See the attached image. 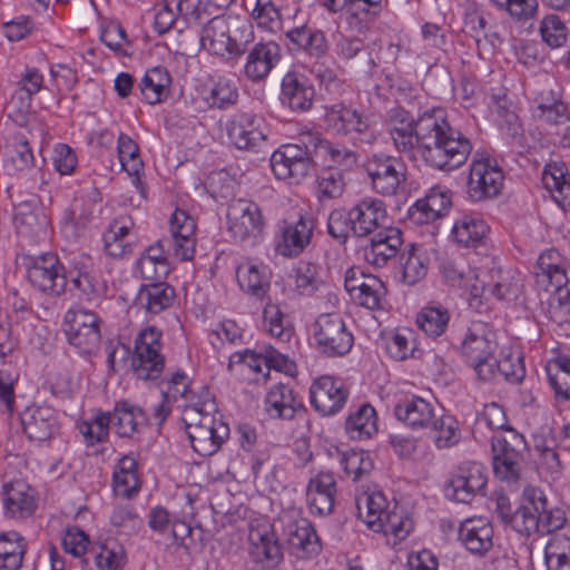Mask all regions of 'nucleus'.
Returning <instances> with one entry per match:
<instances>
[{"mask_svg":"<svg viewBox=\"0 0 570 570\" xmlns=\"http://www.w3.org/2000/svg\"><path fill=\"white\" fill-rule=\"evenodd\" d=\"M492 465L498 479L517 482L521 476L527 442L514 429L491 438Z\"/></svg>","mask_w":570,"mask_h":570,"instance_id":"nucleus-5","label":"nucleus"},{"mask_svg":"<svg viewBox=\"0 0 570 570\" xmlns=\"http://www.w3.org/2000/svg\"><path fill=\"white\" fill-rule=\"evenodd\" d=\"M324 122L331 131L351 136L358 144L371 146L377 138L370 118L342 102L325 107Z\"/></svg>","mask_w":570,"mask_h":570,"instance_id":"nucleus-7","label":"nucleus"},{"mask_svg":"<svg viewBox=\"0 0 570 570\" xmlns=\"http://www.w3.org/2000/svg\"><path fill=\"white\" fill-rule=\"evenodd\" d=\"M227 138L239 150L257 151L265 142L264 120L252 111H236L226 122Z\"/></svg>","mask_w":570,"mask_h":570,"instance_id":"nucleus-14","label":"nucleus"},{"mask_svg":"<svg viewBox=\"0 0 570 570\" xmlns=\"http://www.w3.org/2000/svg\"><path fill=\"white\" fill-rule=\"evenodd\" d=\"M539 31L543 42L551 48H560L568 39V28L557 14H548L541 21Z\"/></svg>","mask_w":570,"mask_h":570,"instance_id":"nucleus-61","label":"nucleus"},{"mask_svg":"<svg viewBox=\"0 0 570 570\" xmlns=\"http://www.w3.org/2000/svg\"><path fill=\"white\" fill-rule=\"evenodd\" d=\"M2 495L4 512L11 518H28L37 508L33 489L22 480L4 484Z\"/></svg>","mask_w":570,"mask_h":570,"instance_id":"nucleus-31","label":"nucleus"},{"mask_svg":"<svg viewBox=\"0 0 570 570\" xmlns=\"http://www.w3.org/2000/svg\"><path fill=\"white\" fill-rule=\"evenodd\" d=\"M340 464L345 474L353 481H360L373 470V461L368 452L352 449L340 453Z\"/></svg>","mask_w":570,"mask_h":570,"instance_id":"nucleus-57","label":"nucleus"},{"mask_svg":"<svg viewBox=\"0 0 570 570\" xmlns=\"http://www.w3.org/2000/svg\"><path fill=\"white\" fill-rule=\"evenodd\" d=\"M313 337L321 353L334 357L347 354L354 337L336 313L320 315L313 325Z\"/></svg>","mask_w":570,"mask_h":570,"instance_id":"nucleus-10","label":"nucleus"},{"mask_svg":"<svg viewBox=\"0 0 570 570\" xmlns=\"http://www.w3.org/2000/svg\"><path fill=\"white\" fill-rule=\"evenodd\" d=\"M535 285L538 288L550 292L553 286H561L569 282L566 274V264L557 249H547L538 258Z\"/></svg>","mask_w":570,"mask_h":570,"instance_id":"nucleus-33","label":"nucleus"},{"mask_svg":"<svg viewBox=\"0 0 570 570\" xmlns=\"http://www.w3.org/2000/svg\"><path fill=\"white\" fill-rule=\"evenodd\" d=\"M428 429L433 433L434 445L440 450L454 446L461 439L459 422L450 414H435Z\"/></svg>","mask_w":570,"mask_h":570,"instance_id":"nucleus-52","label":"nucleus"},{"mask_svg":"<svg viewBox=\"0 0 570 570\" xmlns=\"http://www.w3.org/2000/svg\"><path fill=\"white\" fill-rule=\"evenodd\" d=\"M196 224L194 219L181 209H176L170 219L171 243L175 255L181 261L194 257Z\"/></svg>","mask_w":570,"mask_h":570,"instance_id":"nucleus-35","label":"nucleus"},{"mask_svg":"<svg viewBox=\"0 0 570 570\" xmlns=\"http://www.w3.org/2000/svg\"><path fill=\"white\" fill-rule=\"evenodd\" d=\"M13 224L17 235L28 245L46 242L49 235V218L37 195H30L14 204Z\"/></svg>","mask_w":570,"mask_h":570,"instance_id":"nucleus-9","label":"nucleus"},{"mask_svg":"<svg viewBox=\"0 0 570 570\" xmlns=\"http://www.w3.org/2000/svg\"><path fill=\"white\" fill-rule=\"evenodd\" d=\"M100 320L85 309H69L65 315V332L68 342L81 353L94 352L100 343Z\"/></svg>","mask_w":570,"mask_h":570,"instance_id":"nucleus-15","label":"nucleus"},{"mask_svg":"<svg viewBox=\"0 0 570 570\" xmlns=\"http://www.w3.org/2000/svg\"><path fill=\"white\" fill-rule=\"evenodd\" d=\"M488 482L485 466L479 462L460 464L444 487L445 495L456 502L468 503L482 493Z\"/></svg>","mask_w":570,"mask_h":570,"instance_id":"nucleus-16","label":"nucleus"},{"mask_svg":"<svg viewBox=\"0 0 570 570\" xmlns=\"http://www.w3.org/2000/svg\"><path fill=\"white\" fill-rule=\"evenodd\" d=\"M522 279L513 269L492 267L489 273L483 274L479 282L471 286L470 306L479 308L481 297L488 293L498 299L517 298L522 289Z\"/></svg>","mask_w":570,"mask_h":570,"instance_id":"nucleus-11","label":"nucleus"},{"mask_svg":"<svg viewBox=\"0 0 570 570\" xmlns=\"http://www.w3.org/2000/svg\"><path fill=\"white\" fill-rule=\"evenodd\" d=\"M345 431L353 440L370 439L377 432L375 409L365 403L352 412L345 421Z\"/></svg>","mask_w":570,"mask_h":570,"instance_id":"nucleus-44","label":"nucleus"},{"mask_svg":"<svg viewBox=\"0 0 570 570\" xmlns=\"http://www.w3.org/2000/svg\"><path fill=\"white\" fill-rule=\"evenodd\" d=\"M401 279L406 285H414L428 274V257L415 244L406 245L400 255Z\"/></svg>","mask_w":570,"mask_h":570,"instance_id":"nucleus-43","label":"nucleus"},{"mask_svg":"<svg viewBox=\"0 0 570 570\" xmlns=\"http://www.w3.org/2000/svg\"><path fill=\"white\" fill-rule=\"evenodd\" d=\"M276 250L284 257H297L311 244L314 222L301 215L296 220L284 219L278 223Z\"/></svg>","mask_w":570,"mask_h":570,"instance_id":"nucleus-21","label":"nucleus"},{"mask_svg":"<svg viewBox=\"0 0 570 570\" xmlns=\"http://www.w3.org/2000/svg\"><path fill=\"white\" fill-rule=\"evenodd\" d=\"M386 294L384 283L376 276L370 277L367 283L353 294V301L368 309L381 307V302Z\"/></svg>","mask_w":570,"mask_h":570,"instance_id":"nucleus-64","label":"nucleus"},{"mask_svg":"<svg viewBox=\"0 0 570 570\" xmlns=\"http://www.w3.org/2000/svg\"><path fill=\"white\" fill-rule=\"evenodd\" d=\"M311 404L322 415H333L341 411L348 397L343 382L330 375L315 380L309 389Z\"/></svg>","mask_w":570,"mask_h":570,"instance_id":"nucleus-25","label":"nucleus"},{"mask_svg":"<svg viewBox=\"0 0 570 570\" xmlns=\"http://www.w3.org/2000/svg\"><path fill=\"white\" fill-rule=\"evenodd\" d=\"M352 234L362 238L372 235L389 224L390 217L383 200L375 197H364L351 208Z\"/></svg>","mask_w":570,"mask_h":570,"instance_id":"nucleus-22","label":"nucleus"},{"mask_svg":"<svg viewBox=\"0 0 570 570\" xmlns=\"http://www.w3.org/2000/svg\"><path fill=\"white\" fill-rule=\"evenodd\" d=\"M370 236V244L363 248V253L365 261L375 267L386 266L404 243L401 229L389 224Z\"/></svg>","mask_w":570,"mask_h":570,"instance_id":"nucleus-26","label":"nucleus"},{"mask_svg":"<svg viewBox=\"0 0 570 570\" xmlns=\"http://www.w3.org/2000/svg\"><path fill=\"white\" fill-rule=\"evenodd\" d=\"M451 196L440 186L432 187L426 196L411 208V217L420 224H428L444 216L451 207Z\"/></svg>","mask_w":570,"mask_h":570,"instance_id":"nucleus-36","label":"nucleus"},{"mask_svg":"<svg viewBox=\"0 0 570 570\" xmlns=\"http://www.w3.org/2000/svg\"><path fill=\"white\" fill-rule=\"evenodd\" d=\"M239 287L248 295L264 299L271 288V277L267 266L246 262L236 271Z\"/></svg>","mask_w":570,"mask_h":570,"instance_id":"nucleus-37","label":"nucleus"},{"mask_svg":"<svg viewBox=\"0 0 570 570\" xmlns=\"http://www.w3.org/2000/svg\"><path fill=\"white\" fill-rule=\"evenodd\" d=\"M215 402L206 391L204 400L191 401L184 406L186 433L195 452L202 456L215 454L229 436V428L215 417Z\"/></svg>","mask_w":570,"mask_h":570,"instance_id":"nucleus-2","label":"nucleus"},{"mask_svg":"<svg viewBox=\"0 0 570 570\" xmlns=\"http://www.w3.org/2000/svg\"><path fill=\"white\" fill-rule=\"evenodd\" d=\"M548 570H570V527L550 537L544 548Z\"/></svg>","mask_w":570,"mask_h":570,"instance_id":"nucleus-46","label":"nucleus"},{"mask_svg":"<svg viewBox=\"0 0 570 570\" xmlns=\"http://www.w3.org/2000/svg\"><path fill=\"white\" fill-rule=\"evenodd\" d=\"M161 396L165 402H175L178 397H183L189 404L191 401L204 400L206 397V389H203V396H197L189 389V379L183 371H176L168 379L160 382Z\"/></svg>","mask_w":570,"mask_h":570,"instance_id":"nucleus-53","label":"nucleus"},{"mask_svg":"<svg viewBox=\"0 0 570 570\" xmlns=\"http://www.w3.org/2000/svg\"><path fill=\"white\" fill-rule=\"evenodd\" d=\"M263 318L264 326L271 336L279 343L289 342L293 336V327L277 304L267 303L263 311Z\"/></svg>","mask_w":570,"mask_h":570,"instance_id":"nucleus-56","label":"nucleus"},{"mask_svg":"<svg viewBox=\"0 0 570 570\" xmlns=\"http://www.w3.org/2000/svg\"><path fill=\"white\" fill-rule=\"evenodd\" d=\"M14 142L8 147L3 159V168L10 176L30 175L32 178L41 175V169L37 167L33 153L27 138L17 135Z\"/></svg>","mask_w":570,"mask_h":570,"instance_id":"nucleus-32","label":"nucleus"},{"mask_svg":"<svg viewBox=\"0 0 570 570\" xmlns=\"http://www.w3.org/2000/svg\"><path fill=\"white\" fill-rule=\"evenodd\" d=\"M264 405V410L271 419L289 420L302 426L307 425L306 409L302 400L287 384L273 385L266 393Z\"/></svg>","mask_w":570,"mask_h":570,"instance_id":"nucleus-18","label":"nucleus"},{"mask_svg":"<svg viewBox=\"0 0 570 570\" xmlns=\"http://www.w3.org/2000/svg\"><path fill=\"white\" fill-rule=\"evenodd\" d=\"M549 299L548 316L558 324H570V281L559 287L553 286Z\"/></svg>","mask_w":570,"mask_h":570,"instance_id":"nucleus-60","label":"nucleus"},{"mask_svg":"<svg viewBox=\"0 0 570 570\" xmlns=\"http://www.w3.org/2000/svg\"><path fill=\"white\" fill-rule=\"evenodd\" d=\"M161 332L148 326L135 338L131 368L137 379L156 380L165 368V356L161 354Z\"/></svg>","mask_w":570,"mask_h":570,"instance_id":"nucleus-6","label":"nucleus"},{"mask_svg":"<svg viewBox=\"0 0 570 570\" xmlns=\"http://www.w3.org/2000/svg\"><path fill=\"white\" fill-rule=\"evenodd\" d=\"M250 552L256 561L276 566L283 559L282 548L273 533L258 529L249 532Z\"/></svg>","mask_w":570,"mask_h":570,"instance_id":"nucleus-47","label":"nucleus"},{"mask_svg":"<svg viewBox=\"0 0 570 570\" xmlns=\"http://www.w3.org/2000/svg\"><path fill=\"white\" fill-rule=\"evenodd\" d=\"M542 183L561 208H570V178L564 163H548L542 173Z\"/></svg>","mask_w":570,"mask_h":570,"instance_id":"nucleus-38","label":"nucleus"},{"mask_svg":"<svg viewBox=\"0 0 570 570\" xmlns=\"http://www.w3.org/2000/svg\"><path fill=\"white\" fill-rule=\"evenodd\" d=\"M459 539L474 554H484L493 546V528L484 520H465L459 530Z\"/></svg>","mask_w":570,"mask_h":570,"instance_id":"nucleus-40","label":"nucleus"},{"mask_svg":"<svg viewBox=\"0 0 570 570\" xmlns=\"http://www.w3.org/2000/svg\"><path fill=\"white\" fill-rule=\"evenodd\" d=\"M175 295V289L169 284L154 282L140 287L136 303L149 314H159L173 305Z\"/></svg>","mask_w":570,"mask_h":570,"instance_id":"nucleus-42","label":"nucleus"},{"mask_svg":"<svg viewBox=\"0 0 570 570\" xmlns=\"http://www.w3.org/2000/svg\"><path fill=\"white\" fill-rule=\"evenodd\" d=\"M386 128L400 153L417 150L429 166L439 170L459 168L472 151L470 139L450 125L442 108L428 109L416 120L403 108H393Z\"/></svg>","mask_w":570,"mask_h":570,"instance_id":"nucleus-1","label":"nucleus"},{"mask_svg":"<svg viewBox=\"0 0 570 570\" xmlns=\"http://www.w3.org/2000/svg\"><path fill=\"white\" fill-rule=\"evenodd\" d=\"M450 321L446 308L441 305H429L416 316L417 326L429 336H440L444 333Z\"/></svg>","mask_w":570,"mask_h":570,"instance_id":"nucleus-55","label":"nucleus"},{"mask_svg":"<svg viewBox=\"0 0 570 570\" xmlns=\"http://www.w3.org/2000/svg\"><path fill=\"white\" fill-rule=\"evenodd\" d=\"M336 494V481L328 472H320L306 488V501L311 513L327 515L332 512Z\"/></svg>","mask_w":570,"mask_h":570,"instance_id":"nucleus-30","label":"nucleus"},{"mask_svg":"<svg viewBox=\"0 0 570 570\" xmlns=\"http://www.w3.org/2000/svg\"><path fill=\"white\" fill-rule=\"evenodd\" d=\"M26 553L24 538L17 531L0 533V569L17 570Z\"/></svg>","mask_w":570,"mask_h":570,"instance_id":"nucleus-51","label":"nucleus"},{"mask_svg":"<svg viewBox=\"0 0 570 570\" xmlns=\"http://www.w3.org/2000/svg\"><path fill=\"white\" fill-rule=\"evenodd\" d=\"M252 37L253 30L248 23L219 14L204 26L200 45L213 55L237 57L245 52Z\"/></svg>","mask_w":570,"mask_h":570,"instance_id":"nucleus-4","label":"nucleus"},{"mask_svg":"<svg viewBox=\"0 0 570 570\" xmlns=\"http://www.w3.org/2000/svg\"><path fill=\"white\" fill-rule=\"evenodd\" d=\"M292 49L303 50L311 57L321 58L327 51V41L323 31L306 23L295 26L285 32Z\"/></svg>","mask_w":570,"mask_h":570,"instance_id":"nucleus-41","label":"nucleus"},{"mask_svg":"<svg viewBox=\"0 0 570 570\" xmlns=\"http://www.w3.org/2000/svg\"><path fill=\"white\" fill-rule=\"evenodd\" d=\"M538 503L540 534L553 537L558 532H563L566 527H570L566 512L560 508H549L548 501L541 491H538Z\"/></svg>","mask_w":570,"mask_h":570,"instance_id":"nucleus-54","label":"nucleus"},{"mask_svg":"<svg viewBox=\"0 0 570 570\" xmlns=\"http://www.w3.org/2000/svg\"><path fill=\"white\" fill-rule=\"evenodd\" d=\"M28 279L38 291L60 296L65 293L67 277L63 265L55 254H46L37 257L28 268Z\"/></svg>","mask_w":570,"mask_h":570,"instance_id":"nucleus-20","label":"nucleus"},{"mask_svg":"<svg viewBox=\"0 0 570 570\" xmlns=\"http://www.w3.org/2000/svg\"><path fill=\"white\" fill-rule=\"evenodd\" d=\"M380 9L373 6L362 4V2H353L346 9V23L351 31L363 33L367 31L375 20Z\"/></svg>","mask_w":570,"mask_h":570,"instance_id":"nucleus-62","label":"nucleus"},{"mask_svg":"<svg viewBox=\"0 0 570 570\" xmlns=\"http://www.w3.org/2000/svg\"><path fill=\"white\" fill-rule=\"evenodd\" d=\"M238 97L236 81L227 76H218L212 79L205 101L209 108L224 110L236 105Z\"/></svg>","mask_w":570,"mask_h":570,"instance_id":"nucleus-49","label":"nucleus"},{"mask_svg":"<svg viewBox=\"0 0 570 570\" xmlns=\"http://www.w3.org/2000/svg\"><path fill=\"white\" fill-rule=\"evenodd\" d=\"M99 200L96 188H92L87 196L75 197L61 217V232L67 238L77 239L85 234L94 222L95 208Z\"/></svg>","mask_w":570,"mask_h":570,"instance_id":"nucleus-24","label":"nucleus"},{"mask_svg":"<svg viewBox=\"0 0 570 570\" xmlns=\"http://www.w3.org/2000/svg\"><path fill=\"white\" fill-rule=\"evenodd\" d=\"M117 150L122 169L129 176L138 179L144 168L138 145L129 136L120 134L118 137Z\"/></svg>","mask_w":570,"mask_h":570,"instance_id":"nucleus-59","label":"nucleus"},{"mask_svg":"<svg viewBox=\"0 0 570 570\" xmlns=\"http://www.w3.org/2000/svg\"><path fill=\"white\" fill-rule=\"evenodd\" d=\"M23 433L27 438L39 444L53 439L60 430L56 411L48 405L32 404L20 414Z\"/></svg>","mask_w":570,"mask_h":570,"instance_id":"nucleus-23","label":"nucleus"},{"mask_svg":"<svg viewBox=\"0 0 570 570\" xmlns=\"http://www.w3.org/2000/svg\"><path fill=\"white\" fill-rule=\"evenodd\" d=\"M190 8L189 0H163L156 9L155 29L163 35L174 27L179 14L186 17Z\"/></svg>","mask_w":570,"mask_h":570,"instance_id":"nucleus-58","label":"nucleus"},{"mask_svg":"<svg viewBox=\"0 0 570 570\" xmlns=\"http://www.w3.org/2000/svg\"><path fill=\"white\" fill-rule=\"evenodd\" d=\"M393 412L400 422L412 430H426L436 414L434 404L417 395L400 400Z\"/></svg>","mask_w":570,"mask_h":570,"instance_id":"nucleus-29","label":"nucleus"},{"mask_svg":"<svg viewBox=\"0 0 570 570\" xmlns=\"http://www.w3.org/2000/svg\"><path fill=\"white\" fill-rule=\"evenodd\" d=\"M372 189L383 196L396 195L405 181L403 164L395 157L375 154L364 163Z\"/></svg>","mask_w":570,"mask_h":570,"instance_id":"nucleus-13","label":"nucleus"},{"mask_svg":"<svg viewBox=\"0 0 570 570\" xmlns=\"http://www.w3.org/2000/svg\"><path fill=\"white\" fill-rule=\"evenodd\" d=\"M281 59V49L276 42L256 43L247 56L245 75L252 81L265 79Z\"/></svg>","mask_w":570,"mask_h":570,"instance_id":"nucleus-34","label":"nucleus"},{"mask_svg":"<svg viewBox=\"0 0 570 570\" xmlns=\"http://www.w3.org/2000/svg\"><path fill=\"white\" fill-rule=\"evenodd\" d=\"M441 271L445 281L451 286L466 288L470 293L472 284L478 283L480 277L469 267L464 266L463 263L455 261L443 262Z\"/></svg>","mask_w":570,"mask_h":570,"instance_id":"nucleus-63","label":"nucleus"},{"mask_svg":"<svg viewBox=\"0 0 570 570\" xmlns=\"http://www.w3.org/2000/svg\"><path fill=\"white\" fill-rule=\"evenodd\" d=\"M497 348L498 343L492 333L470 331L462 344V355L471 364L492 357Z\"/></svg>","mask_w":570,"mask_h":570,"instance_id":"nucleus-50","label":"nucleus"},{"mask_svg":"<svg viewBox=\"0 0 570 570\" xmlns=\"http://www.w3.org/2000/svg\"><path fill=\"white\" fill-rule=\"evenodd\" d=\"M489 226L480 214H462L454 223L451 235L453 240L464 247H476L483 243Z\"/></svg>","mask_w":570,"mask_h":570,"instance_id":"nucleus-39","label":"nucleus"},{"mask_svg":"<svg viewBox=\"0 0 570 570\" xmlns=\"http://www.w3.org/2000/svg\"><path fill=\"white\" fill-rule=\"evenodd\" d=\"M503 173L490 158H473L468 180V195L474 202L498 196L503 186Z\"/></svg>","mask_w":570,"mask_h":570,"instance_id":"nucleus-17","label":"nucleus"},{"mask_svg":"<svg viewBox=\"0 0 570 570\" xmlns=\"http://www.w3.org/2000/svg\"><path fill=\"white\" fill-rule=\"evenodd\" d=\"M509 527L522 535L539 533L538 491L531 490L528 500L513 511Z\"/></svg>","mask_w":570,"mask_h":570,"instance_id":"nucleus-48","label":"nucleus"},{"mask_svg":"<svg viewBox=\"0 0 570 570\" xmlns=\"http://www.w3.org/2000/svg\"><path fill=\"white\" fill-rule=\"evenodd\" d=\"M226 218L230 237L240 243L259 237L265 225L259 206L246 199L232 202Z\"/></svg>","mask_w":570,"mask_h":570,"instance_id":"nucleus-12","label":"nucleus"},{"mask_svg":"<svg viewBox=\"0 0 570 570\" xmlns=\"http://www.w3.org/2000/svg\"><path fill=\"white\" fill-rule=\"evenodd\" d=\"M358 518L374 532L392 535L394 544L404 540L413 530V520L397 505L390 510V503L381 491L363 493L356 500Z\"/></svg>","mask_w":570,"mask_h":570,"instance_id":"nucleus-3","label":"nucleus"},{"mask_svg":"<svg viewBox=\"0 0 570 570\" xmlns=\"http://www.w3.org/2000/svg\"><path fill=\"white\" fill-rule=\"evenodd\" d=\"M107 413L111 429L120 438H130L137 431L138 424L145 420L142 410L128 402L117 403L114 411Z\"/></svg>","mask_w":570,"mask_h":570,"instance_id":"nucleus-45","label":"nucleus"},{"mask_svg":"<svg viewBox=\"0 0 570 570\" xmlns=\"http://www.w3.org/2000/svg\"><path fill=\"white\" fill-rule=\"evenodd\" d=\"M278 523L282 538L289 552L301 559L309 558L321 550L318 537L308 519L296 509H288L279 514Z\"/></svg>","mask_w":570,"mask_h":570,"instance_id":"nucleus-8","label":"nucleus"},{"mask_svg":"<svg viewBox=\"0 0 570 570\" xmlns=\"http://www.w3.org/2000/svg\"><path fill=\"white\" fill-rule=\"evenodd\" d=\"M313 163L311 151L298 145H285L271 156V167L274 175L282 180L298 183L309 173Z\"/></svg>","mask_w":570,"mask_h":570,"instance_id":"nucleus-19","label":"nucleus"},{"mask_svg":"<svg viewBox=\"0 0 570 570\" xmlns=\"http://www.w3.org/2000/svg\"><path fill=\"white\" fill-rule=\"evenodd\" d=\"M315 89L309 80L296 71L287 72L282 79L281 101L295 112H305L313 106Z\"/></svg>","mask_w":570,"mask_h":570,"instance_id":"nucleus-28","label":"nucleus"},{"mask_svg":"<svg viewBox=\"0 0 570 570\" xmlns=\"http://www.w3.org/2000/svg\"><path fill=\"white\" fill-rule=\"evenodd\" d=\"M303 144L311 151L314 158L336 166V169L351 170L358 160V155L340 142H332L318 134L308 132L302 139Z\"/></svg>","mask_w":570,"mask_h":570,"instance_id":"nucleus-27","label":"nucleus"}]
</instances>
